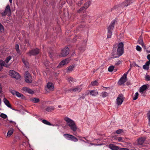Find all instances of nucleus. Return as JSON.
Segmentation results:
<instances>
[{"instance_id":"nucleus-1","label":"nucleus","mask_w":150,"mask_h":150,"mask_svg":"<svg viewBox=\"0 0 150 150\" xmlns=\"http://www.w3.org/2000/svg\"><path fill=\"white\" fill-rule=\"evenodd\" d=\"M124 46L122 42L119 43L117 50V52L115 51H113L112 53V56L113 58H115L119 57L121 56L123 53L124 49L123 48Z\"/></svg>"},{"instance_id":"nucleus-2","label":"nucleus","mask_w":150,"mask_h":150,"mask_svg":"<svg viewBox=\"0 0 150 150\" xmlns=\"http://www.w3.org/2000/svg\"><path fill=\"white\" fill-rule=\"evenodd\" d=\"M64 120L66 122L67 124L70 127L71 129L74 131L76 130L77 127L74 121L67 117H65Z\"/></svg>"},{"instance_id":"nucleus-3","label":"nucleus","mask_w":150,"mask_h":150,"mask_svg":"<svg viewBox=\"0 0 150 150\" xmlns=\"http://www.w3.org/2000/svg\"><path fill=\"white\" fill-rule=\"evenodd\" d=\"M9 75L12 77L18 79L20 78L19 74L14 71L13 70H10L9 71Z\"/></svg>"},{"instance_id":"nucleus-4","label":"nucleus","mask_w":150,"mask_h":150,"mask_svg":"<svg viewBox=\"0 0 150 150\" xmlns=\"http://www.w3.org/2000/svg\"><path fill=\"white\" fill-rule=\"evenodd\" d=\"M64 136L67 139L71 140L74 142H76L78 141V139L76 138L71 135L64 134Z\"/></svg>"},{"instance_id":"nucleus-5","label":"nucleus","mask_w":150,"mask_h":150,"mask_svg":"<svg viewBox=\"0 0 150 150\" xmlns=\"http://www.w3.org/2000/svg\"><path fill=\"white\" fill-rule=\"evenodd\" d=\"M25 81L27 83H30L32 81V78L30 74L28 71H26L25 74Z\"/></svg>"},{"instance_id":"nucleus-6","label":"nucleus","mask_w":150,"mask_h":150,"mask_svg":"<svg viewBox=\"0 0 150 150\" xmlns=\"http://www.w3.org/2000/svg\"><path fill=\"white\" fill-rule=\"evenodd\" d=\"M11 13V11L10 6L9 5H7L5 8L4 11L1 13V15L2 16H4L7 14L9 15Z\"/></svg>"},{"instance_id":"nucleus-7","label":"nucleus","mask_w":150,"mask_h":150,"mask_svg":"<svg viewBox=\"0 0 150 150\" xmlns=\"http://www.w3.org/2000/svg\"><path fill=\"white\" fill-rule=\"evenodd\" d=\"M69 53V49L68 47L63 49L61 52V56L64 57L68 55Z\"/></svg>"},{"instance_id":"nucleus-8","label":"nucleus","mask_w":150,"mask_h":150,"mask_svg":"<svg viewBox=\"0 0 150 150\" xmlns=\"http://www.w3.org/2000/svg\"><path fill=\"white\" fill-rule=\"evenodd\" d=\"M123 95L122 94L119 95L116 99L117 104L118 105H121L123 101Z\"/></svg>"},{"instance_id":"nucleus-9","label":"nucleus","mask_w":150,"mask_h":150,"mask_svg":"<svg viewBox=\"0 0 150 150\" xmlns=\"http://www.w3.org/2000/svg\"><path fill=\"white\" fill-rule=\"evenodd\" d=\"M39 50L38 49H35L30 51L27 53V54L30 56L38 54L39 53Z\"/></svg>"},{"instance_id":"nucleus-10","label":"nucleus","mask_w":150,"mask_h":150,"mask_svg":"<svg viewBox=\"0 0 150 150\" xmlns=\"http://www.w3.org/2000/svg\"><path fill=\"white\" fill-rule=\"evenodd\" d=\"M70 59L68 58L62 60L59 64L58 67H60L64 65L68 64L70 61Z\"/></svg>"},{"instance_id":"nucleus-11","label":"nucleus","mask_w":150,"mask_h":150,"mask_svg":"<svg viewBox=\"0 0 150 150\" xmlns=\"http://www.w3.org/2000/svg\"><path fill=\"white\" fill-rule=\"evenodd\" d=\"M82 89L81 86L80 85L76 86L74 88L70 89V91H72L74 92H79L81 91Z\"/></svg>"},{"instance_id":"nucleus-12","label":"nucleus","mask_w":150,"mask_h":150,"mask_svg":"<svg viewBox=\"0 0 150 150\" xmlns=\"http://www.w3.org/2000/svg\"><path fill=\"white\" fill-rule=\"evenodd\" d=\"M115 22V20H114L111 22L110 25L108 28V31H112V30L114 28Z\"/></svg>"},{"instance_id":"nucleus-13","label":"nucleus","mask_w":150,"mask_h":150,"mask_svg":"<svg viewBox=\"0 0 150 150\" xmlns=\"http://www.w3.org/2000/svg\"><path fill=\"white\" fill-rule=\"evenodd\" d=\"M88 91L91 95L93 96H96L98 94V93L96 90H88Z\"/></svg>"},{"instance_id":"nucleus-14","label":"nucleus","mask_w":150,"mask_h":150,"mask_svg":"<svg viewBox=\"0 0 150 150\" xmlns=\"http://www.w3.org/2000/svg\"><path fill=\"white\" fill-rule=\"evenodd\" d=\"M109 148L112 150H120V148L118 146L115 145L113 144H110L109 145Z\"/></svg>"},{"instance_id":"nucleus-15","label":"nucleus","mask_w":150,"mask_h":150,"mask_svg":"<svg viewBox=\"0 0 150 150\" xmlns=\"http://www.w3.org/2000/svg\"><path fill=\"white\" fill-rule=\"evenodd\" d=\"M47 88L49 90L53 91L54 88L53 84L51 82L48 83L47 85Z\"/></svg>"},{"instance_id":"nucleus-16","label":"nucleus","mask_w":150,"mask_h":150,"mask_svg":"<svg viewBox=\"0 0 150 150\" xmlns=\"http://www.w3.org/2000/svg\"><path fill=\"white\" fill-rule=\"evenodd\" d=\"M134 0H127L125 2H123L122 3V5L123 6H127L130 4L132 3Z\"/></svg>"},{"instance_id":"nucleus-17","label":"nucleus","mask_w":150,"mask_h":150,"mask_svg":"<svg viewBox=\"0 0 150 150\" xmlns=\"http://www.w3.org/2000/svg\"><path fill=\"white\" fill-rule=\"evenodd\" d=\"M3 101L5 104L8 107L13 109L11 107V105L9 101L6 98H4L3 99Z\"/></svg>"},{"instance_id":"nucleus-18","label":"nucleus","mask_w":150,"mask_h":150,"mask_svg":"<svg viewBox=\"0 0 150 150\" xmlns=\"http://www.w3.org/2000/svg\"><path fill=\"white\" fill-rule=\"evenodd\" d=\"M127 79L121 77L118 81V84L121 85L124 83L126 81Z\"/></svg>"},{"instance_id":"nucleus-19","label":"nucleus","mask_w":150,"mask_h":150,"mask_svg":"<svg viewBox=\"0 0 150 150\" xmlns=\"http://www.w3.org/2000/svg\"><path fill=\"white\" fill-rule=\"evenodd\" d=\"M67 80L70 83H72L76 81V80L75 79L72 78L71 77H69L67 78Z\"/></svg>"},{"instance_id":"nucleus-20","label":"nucleus","mask_w":150,"mask_h":150,"mask_svg":"<svg viewBox=\"0 0 150 150\" xmlns=\"http://www.w3.org/2000/svg\"><path fill=\"white\" fill-rule=\"evenodd\" d=\"M113 138H114V139L117 140L119 142H125L124 139L122 137H113Z\"/></svg>"},{"instance_id":"nucleus-21","label":"nucleus","mask_w":150,"mask_h":150,"mask_svg":"<svg viewBox=\"0 0 150 150\" xmlns=\"http://www.w3.org/2000/svg\"><path fill=\"white\" fill-rule=\"evenodd\" d=\"M145 139L144 138H141L138 140V143L139 145H142L144 143Z\"/></svg>"},{"instance_id":"nucleus-22","label":"nucleus","mask_w":150,"mask_h":150,"mask_svg":"<svg viewBox=\"0 0 150 150\" xmlns=\"http://www.w3.org/2000/svg\"><path fill=\"white\" fill-rule=\"evenodd\" d=\"M146 85H144L142 86L140 88V92L141 93H143L147 88Z\"/></svg>"},{"instance_id":"nucleus-23","label":"nucleus","mask_w":150,"mask_h":150,"mask_svg":"<svg viewBox=\"0 0 150 150\" xmlns=\"http://www.w3.org/2000/svg\"><path fill=\"white\" fill-rule=\"evenodd\" d=\"M30 100L33 103H38L40 101V99L38 98H31L30 99Z\"/></svg>"},{"instance_id":"nucleus-24","label":"nucleus","mask_w":150,"mask_h":150,"mask_svg":"<svg viewBox=\"0 0 150 150\" xmlns=\"http://www.w3.org/2000/svg\"><path fill=\"white\" fill-rule=\"evenodd\" d=\"M91 84L92 86H97L98 85L99 83L98 82V81L97 80H96L92 81Z\"/></svg>"},{"instance_id":"nucleus-25","label":"nucleus","mask_w":150,"mask_h":150,"mask_svg":"<svg viewBox=\"0 0 150 150\" xmlns=\"http://www.w3.org/2000/svg\"><path fill=\"white\" fill-rule=\"evenodd\" d=\"M54 110V108L53 106H48L46 109V110L48 112H51Z\"/></svg>"},{"instance_id":"nucleus-26","label":"nucleus","mask_w":150,"mask_h":150,"mask_svg":"<svg viewBox=\"0 0 150 150\" xmlns=\"http://www.w3.org/2000/svg\"><path fill=\"white\" fill-rule=\"evenodd\" d=\"M138 42L139 44L141 45L142 46L143 48H145V46L144 45L142 39L140 38V39L138 40Z\"/></svg>"},{"instance_id":"nucleus-27","label":"nucleus","mask_w":150,"mask_h":150,"mask_svg":"<svg viewBox=\"0 0 150 150\" xmlns=\"http://www.w3.org/2000/svg\"><path fill=\"white\" fill-rule=\"evenodd\" d=\"M13 131H14L13 129H11L8 131L7 134V136L8 137H10L13 134Z\"/></svg>"},{"instance_id":"nucleus-28","label":"nucleus","mask_w":150,"mask_h":150,"mask_svg":"<svg viewBox=\"0 0 150 150\" xmlns=\"http://www.w3.org/2000/svg\"><path fill=\"white\" fill-rule=\"evenodd\" d=\"M90 4L91 2L90 1H88L86 2L84 4V6L85 8H86V9H87L88 8V7L90 6Z\"/></svg>"},{"instance_id":"nucleus-29","label":"nucleus","mask_w":150,"mask_h":150,"mask_svg":"<svg viewBox=\"0 0 150 150\" xmlns=\"http://www.w3.org/2000/svg\"><path fill=\"white\" fill-rule=\"evenodd\" d=\"M75 67L74 66H71L67 68L68 69L67 71L70 72L72 71L73 70L74 68Z\"/></svg>"},{"instance_id":"nucleus-30","label":"nucleus","mask_w":150,"mask_h":150,"mask_svg":"<svg viewBox=\"0 0 150 150\" xmlns=\"http://www.w3.org/2000/svg\"><path fill=\"white\" fill-rule=\"evenodd\" d=\"M42 122L44 123V124H45L46 125H52L51 124L50 122L46 120H43L42 121Z\"/></svg>"},{"instance_id":"nucleus-31","label":"nucleus","mask_w":150,"mask_h":150,"mask_svg":"<svg viewBox=\"0 0 150 150\" xmlns=\"http://www.w3.org/2000/svg\"><path fill=\"white\" fill-rule=\"evenodd\" d=\"M101 94L103 98L106 97L108 95V93L106 92H102V93Z\"/></svg>"},{"instance_id":"nucleus-32","label":"nucleus","mask_w":150,"mask_h":150,"mask_svg":"<svg viewBox=\"0 0 150 150\" xmlns=\"http://www.w3.org/2000/svg\"><path fill=\"white\" fill-rule=\"evenodd\" d=\"M112 35V31H108L107 38H111Z\"/></svg>"},{"instance_id":"nucleus-33","label":"nucleus","mask_w":150,"mask_h":150,"mask_svg":"<svg viewBox=\"0 0 150 150\" xmlns=\"http://www.w3.org/2000/svg\"><path fill=\"white\" fill-rule=\"evenodd\" d=\"M15 95L18 97H22L23 96V94L20 93L17 91H16V92Z\"/></svg>"},{"instance_id":"nucleus-34","label":"nucleus","mask_w":150,"mask_h":150,"mask_svg":"<svg viewBox=\"0 0 150 150\" xmlns=\"http://www.w3.org/2000/svg\"><path fill=\"white\" fill-rule=\"evenodd\" d=\"M114 68V67L113 66H111L108 68V70L110 72L112 71Z\"/></svg>"},{"instance_id":"nucleus-35","label":"nucleus","mask_w":150,"mask_h":150,"mask_svg":"<svg viewBox=\"0 0 150 150\" xmlns=\"http://www.w3.org/2000/svg\"><path fill=\"white\" fill-rule=\"evenodd\" d=\"M11 59V57L9 56L7 57L5 60V62L6 63H8L9 61Z\"/></svg>"},{"instance_id":"nucleus-36","label":"nucleus","mask_w":150,"mask_h":150,"mask_svg":"<svg viewBox=\"0 0 150 150\" xmlns=\"http://www.w3.org/2000/svg\"><path fill=\"white\" fill-rule=\"evenodd\" d=\"M139 95V93L138 92H136L134 96V97L133 98V99L134 100H136L138 98Z\"/></svg>"},{"instance_id":"nucleus-37","label":"nucleus","mask_w":150,"mask_h":150,"mask_svg":"<svg viewBox=\"0 0 150 150\" xmlns=\"http://www.w3.org/2000/svg\"><path fill=\"white\" fill-rule=\"evenodd\" d=\"M15 49L17 52H19V46L18 44H16L15 45Z\"/></svg>"},{"instance_id":"nucleus-38","label":"nucleus","mask_w":150,"mask_h":150,"mask_svg":"<svg viewBox=\"0 0 150 150\" xmlns=\"http://www.w3.org/2000/svg\"><path fill=\"white\" fill-rule=\"evenodd\" d=\"M130 70V68L127 71V72H126V73H125L123 76L122 77V78H125L126 79H127V74L129 72Z\"/></svg>"},{"instance_id":"nucleus-39","label":"nucleus","mask_w":150,"mask_h":150,"mask_svg":"<svg viewBox=\"0 0 150 150\" xmlns=\"http://www.w3.org/2000/svg\"><path fill=\"white\" fill-rule=\"evenodd\" d=\"M0 31L1 32L4 31V27L1 23H0Z\"/></svg>"},{"instance_id":"nucleus-40","label":"nucleus","mask_w":150,"mask_h":150,"mask_svg":"<svg viewBox=\"0 0 150 150\" xmlns=\"http://www.w3.org/2000/svg\"><path fill=\"white\" fill-rule=\"evenodd\" d=\"M29 89V88L27 87H24L22 88V90L26 92H27Z\"/></svg>"},{"instance_id":"nucleus-41","label":"nucleus","mask_w":150,"mask_h":150,"mask_svg":"<svg viewBox=\"0 0 150 150\" xmlns=\"http://www.w3.org/2000/svg\"><path fill=\"white\" fill-rule=\"evenodd\" d=\"M86 9L84 6H83L81 7L78 11V12L80 13L82 11H83Z\"/></svg>"},{"instance_id":"nucleus-42","label":"nucleus","mask_w":150,"mask_h":150,"mask_svg":"<svg viewBox=\"0 0 150 150\" xmlns=\"http://www.w3.org/2000/svg\"><path fill=\"white\" fill-rule=\"evenodd\" d=\"M0 116L3 118L5 119L7 117V115L1 113L0 115Z\"/></svg>"},{"instance_id":"nucleus-43","label":"nucleus","mask_w":150,"mask_h":150,"mask_svg":"<svg viewBox=\"0 0 150 150\" xmlns=\"http://www.w3.org/2000/svg\"><path fill=\"white\" fill-rule=\"evenodd\" d=\"M0 65L2 67L5 66V62L3 61H0Z\"/></svg>"},{"instance_id":"nucleus-44","label":"nucleus","mask_w":150,"mask_h":150,"mask_svg":"<svg viewBox=\"0 0 150 150\" xmlns=\"http://www.w3.org/2000/svg\"><path fill=\"white\" fill-rule=\"evenodd\" d=\"M143 68L144 69L148 70L149 68V67L145 64L143 66Z\"/></svg>"},{"instance_id":"nucleus-45","label":"nucleus","mask_w":150,"mask_h":150,"mask_svg":"<svg viewBox=\"0 0 150 150\" xmlns=\"http://www.w3.org/2000/svg\"><path fill=\"white\" fill-rule=\"evenodd\" d=\"M10 91L11 93L13 95H15L16 94V91H15L14 90H12L11 89H10Z\"/></svg>"},{"instance_id":"nucleus-46","label":"nucleus","mask_w":150,"mask_h":150,"mask_svg":"<svg viewBox=\"0 0 150 150\" xmlns=\"http://www.w3.org/2000/svg\"><path fill=\"white\" fill-rule=\"evenodd\" d=\"M145 78L146 81H149L150 80V76L148 75H146L145 76Z\"/></svg>"},{"instance_id":"nucleus-47","label":"nucleus","mask_w":150,"mask_h":150,"mask_svg":"<svg viewBox=\"0 0 150 150\" xmlns=\"http://www.w3.org/2000/svg\"><path fill=\"white\" fill-rule=\"evenodd\" d=\"M136 49L137 51H140L142 50L141 47L139 45H137L136 46Z\"/></svg>"},{"instance_id":"nucleus-48","label":"nucleus","mask_w":150,"mask_h":150,"mask_svg":"<svg viewBox=\"0 0 150 150\" xmlns=\"http://www.w3.org/2000/svg\"><path fill=\"white\" fill-rule=\"evenodd\" d=\"M147 116L149 120H150V110L147 113Z\"/></svg>"},{"instance_id":"nucleus-49","label":"nucleus","mask_w":150,"mask_h":150,"mask_svg":"<svg viewBox=\"0 0 150 150\" xmlns=\"http://www.w3.org/2000/svg\"><path fill=\"white\" fill-rule=\"evenodd\" d=\"M27 93H28L30 94H32L34 93V92L31 89L29 88Z\"/></svg>"},{"instance_id":"nucleus-50","label":"nucleus","mask_w":150,"mask_h":150,"mask_svg":"<svg viewBox=\"0 0 150 150\" xmlns=\"http://www.w3.org/2000/svg\"><path fill=\"white\" fill-rule=\"evenodd\" d=\"M122 132V129H118L116 131V133L117 134H120Z\"/></svg>"},{"instance_id":"nucleus-51","label":"nucleus","mask_w":150,"mask_h":150,"mask_svg":"<svg viewBox=\"0 0 150 150\" xmlns=\"http://www.w3.org/2000/svg\"><path fill=\"white\" fill-rule=\"evenodd\" d=\"M121 63V61L119 60L118 61L116 62L115 64V65L118 66Z\"/></svg>"},{"instance_id":"nucleus-52","label":"nucleus","mask_w":150,"mask_h":150,"mask_svg":"<svg viewBox=\"0 0 150 150\" xmlns=\"http://www.w3.org/2000/svg\"><path fill=\"white\" fill-rule=\"evenodd\" d=\"M23 61L24 64H25V66H27L28 65V62H27V61H26L25 60H23Z\"/></svg>"},{"instance_id":"nucleus-53","label":"nucleus","mask_w":150,"mask_h":150,"mask_svg":"<svg viewBox=\"0 0 150 150\" xmlns=\"http://www.w3.org/2000/svg\"><path fill=\"white\" fill-rule=\"evenodd\" d=\"M120 150H130L129 149L126 148H121L120 149Z\"/></svg>"},{"instance_id":"nucleus-54","label":"nucleus","mask_w":150,"mask_h":150,"mask_svg":"<svg viewBox=\"0 0 150 150\" xmlns=\"http://www.w3.org/2000/svg\"><path fill=\"white\" fill-rule=\"evenodd\" d=\"M145 64L149 67V65L150 64V61H147Z\"/></svg>"},{"instance_id":"nucleus-55","label":"nucleus","mask_w":150,"mask_h":150,"mask_svg":"<svg viewBox=\"0 0 150 150\" xmlns=\"http://www.w3.org/2000/svg\"><path fill=\"white\" fill-rule=\"evenodd\" d=\"M79 138H80V140L81 141H82V142H85V143H86V142L85 141H84V140H82V139H81L82 138H83V137H79Z\"/></svg>"},{"instance_id":"nucleus-56","label":"nucleus","mask_w":150,"mask_h":150,"mask_svg":"<svg viewBox=\"0 0 150 150\" xmlns=\"http://www.w3.org/2000/svg\"><path fill=\"white\" fill-rule=\"evenodd\" d=\"M147 59L150 61V54H148L147 56Z\"/></svg>"},{"instance_id":"nucleus-57","label":"nucleus","mask_w":150,"mask_h":150,"mask_svg":"<svg viewBox=\"0 0 150 150\" xmlns=\"http://www.w3.org/2000/svg\"><path fill=\"white\" fill-rule=\"evenodd\" d=\"M82 4V3L80 1V2H79L77 3V5L79 6H80L81 4Z\"/></svg>"},{"instance_id":"nucleus-58","label":"nucleus","mask_w":150,"mask_h":150,"mask_svg":"<svg viewBox=\"0 0 150 150\" xmlns=\"http://www.w3.org/2000/svg\"><path fill=\"white\" fill-rule=\"evenodd\" d=\"M3 67H2L0 65V71H1V69H2Z\"/></svg>"},{"instance_id":"nucleus-59","label":"nucleus","mask_w":150,"mask_h":150,"mask_svg":"<svg viewBox=\"0 0 150 150\" xmlns=\"http://www.w3.org/2000/svg\"><path fill=\"white\" fill-rule=\"evenodd\" d=\"M86 143H89V141L87 140V139H86Z\"/></svg>"},{"instance_id":"nucleus-60","label":"nucleus","mask_w":150,"mask_h":150,"mask_svg":"<svg viewBox=\"0 0 150 150\" xmlns=\"http://www.w3.org/2000/svg\"><path fill=\"white\" fill-rule=\"evenodd\" d=\"M148 125L150 126V120H149Z\"/></svg>"},{"instance_id":"nucleus-61","label":"nucleus","mask_w":150,"mask_h":150,"mask_svg":"<svg viewBox=\"0 0 150 150\" xmlns=\"http://www.w3.org/2000/svg\"><path fill=\"white\" fill-rule=\"evenodd\" d=\"M58 107L59 108H61L62 106L61 105H59L58 106Z\"/></svg>"},{"instance_id":"nucleus-62","label":"nucleus","mask_w":150,"mask_h":150,"mask_svg":"<svg viewBox=\"0 0 150 150\" xmlns=\"http://www.w3.org/2000/svg\"><path fill=\"white\" fill-rule=\"evenodd\" d=\"M9 2L10 3H12V0H9Z\"/></svg>"},{"instance_id":"nucleus-63","label":"nucleus","mask_w":150,"mask_h":150,"mask_svg":"<svg viewBox=\"0 0 150 150\" xmlns=\"http://www.w3.org/2000/svg\"><path fill=\"white\" fill-rule=\"evenodd\" d=\"M1 98H0V105L1 104Z\"/></svg>"},{"instance_id":"nucleus-64","label":"nucleus","mask_w":150,"mask_h":150,"mask_svg":"<svg viewBox=\"0 0 150 150\" xmlns=\"http://www.w3.org/2000/svg\"><path fill=\"white\" fill-rule=\"evenodd\" d=\"M5 67H7V65L6 64H5Z\"/></svg>"}]
</instances>
